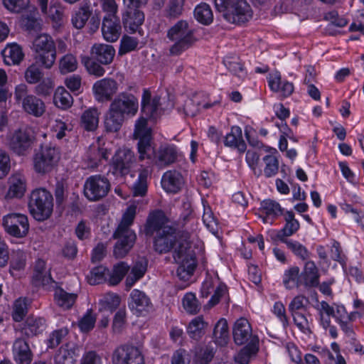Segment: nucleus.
<instances>
[{"label":"nucleus","mask_w":364,"mask_h":364,"mask_svg":"<svg viewBox=\"0 0 364 364\" xmlns=\"http://www.w3.org/2000/svg\"><path fill=\"white\" fill-rule=\"evenodd\" d=\"M136 215V207H128L123 214L122 220L113 234V237L117 241L114 247V255L116 258H122L127 255L134 246L136 235L130 229Z\"/></svg>","instance_id":"obj_1"},{"label":"nucleus","mask_w":364,"mask_h":364,"mask_svg":"<svg viewBox=\"0 0 364 364\" xmlns=\"http://www.w3.org/2000/svg\"><path fill=\"white\" fill-rule=\"evenodd\" d=\"M166 37L173 42L169 54L174 56L180 55L196 41L194 30L184 20H180L172 26L167 31Z\"/></svg>","instance_id":"obj_2"},{"label":"nucleus","mask_w":364,"mask_h":364,"mask_svg":"<svg viewBox=\"0 0 364 364\" xmlns=\"http://www.w3.org/2000/svg\"><path fill=\"white\" fill-rule=\"evenodd\" d=\"M215 6L232 23H243L252 17V11L246 0H215Z\"/></svg>","instance_id":"obj_3"},{"label":"nucleus","mask_w":364,"mask_h":364,"mask_svg":"<svg viewBox=\"0 0 364 364\" xmlns=\"http://www.w3.org/2000/svg\"><path fill=\"white\" fill-rule=\"evenodd\" d=\"M28 209L31 215L38 221L48 219L53 213V195L46 188L33 190L29 196Z\"/></svg>","instance_id":"obj_4"},{"label":"nucleus","mask_w":364,"mask_h":364,"mask_svg":"<svg viewBox=\"0 0 364 364\" xmlns=\"http://www.w3.org/2000/svg\"><path fill=\"white\" fill-rule=\"evenodd\" d=\"M173 252V258L179 264L177 275L181 279L186 280L193 275L196 267V258L191 250L189 240H179Z\"/></svg>","instance_id":"obj_5"},{"label":"nucleus","mask_w":364,"mask_h":364,"mask_svg":"<svg viewBox=\"0 0 364 364\" xmlns=\"http://www.w3.org/2000/svg\"><path fill=\"white\" fill-rule=\"evenodd\" d=\"M189 239L190 233L188 230H179L169 225L164 226L154 237L153 248L160 255L166 254L174 248L179 240Z\"/></svg>","instance_id":"obj_6"},{"label":"nucleus","mask_w":364,"mask_h":364,"mask_svg":"<svg viewBox=\"0 0 364 364\" xmlns=\"http://www.w3.org/2000/svg\"><path fill=\"white\" fill-rule=\"evenodd\" d=\"M134 138L138 139L139 159H151L155 155L151 141V130L147 127V119L140 117L135 124Z\"/></svg>","instance_id":"obj_7"},{"label":"nucleus","mask_w":364,"mask_h":364,"mask_svg":"<svg viewBox=\"0 0 364 364\" xmlns=\"http://www.w3.org/2000/svg\"><path fill=\"white\" fill-rule=\"evenodd\" d=\"M110 188L111 184L107 178L97 174L87 178L83 186V193L88 200L96 202L106 197Z\"/></svg>","instance_id":"obj_8"},{"label":"nucleus","mask_w":364,"mask_h":364,"mask_svg":"<svg viewBox=\"0 0 364 364\" xmlns=\"http://www.w3.org/2000/svg\"><path fill=\"white\" fill-rule=\"evenodd\" d=\"M33 47L38 53L39 62L46 68H50L56 58L55 43L52 38L47 34L38 35L33 41Z\"/></svg>","instance_id":"obj_9"},{"label":"nucleus","mask_w":364,"mask_h":364,"mask_svg":"<svg viewBox=\"0 0 364 364\" xmlns=\"http://www.w3.org/2000/svg\"><path fill=\"white\" fill-rule=\"evenodd\" d=\"M112 364H144V356L139 348L132 345H121L112 355Z\"/></svg>","instance_id":"obj_10"},{"label":"nucleus","mask_w":364,"mask_h":364,"mask_svg":"<svg viewBox=\"0 0 364 364\" xmlns=\"http://www.w3.org/2000/svg\"><path fill=\"white\" fill-rule=\"evenodd\" d=\"M3 225L7 233L18 238L25 237L29 229L27 216L19 213H11L4 216Z\"/></svg>","instance_id":"obj_11"},{"label":"nucleus","mask_w":364,"mask_h":364,"mask_svg":"<svg viewBox=\"0 0 364 364\" xmlns=\"http://www.w3.org/2000/svg\"><path fill=\"white\" fill-rule=\"evenodd\" d=\"M138 100L132 94L121 93L111 103L110 107L124 117L134 115L138 110Z\"/></svg>","instance_id":"obj_12"},{"label":"nucleus","mask_w":364,"mask_h":364,"mask_svg":"<svg viewBox=\"0 0 364 364\" xmlns=\"http://www.w3.org/2000/svg\"><path fill=\"white\" fill-rule=\"evenodd\" d=\"M33 138V131L31 128H20L13 134L10 147L18 156H23L31 147Z\"/></svg>","instance_id":"obj_13"},{"label":"nucleus","mask_w":364,"mask_h":364,"mask_svg":"<svg viewBox=\"0 0 364 364\" xmlns=\"http://www.w3.org/2000/svg\"><path fill=\"white\" fill-rule=\"evenodd\" d=\"M232 335L234 342L241 346L245 343H252V340L257 341L258 338L252 336V331L249 321L245 318L237 319L233 326Z\"/></svg>","instance_id":"obj_14"},{"label":"nucleus","mask_w":364,"mask_h":364,"mask_svg":"<svg viewBox=\"0 0 364 364\" xmlns=\"http://www.w3.org/2000/svg\"><path fill=\"white\" fill-rule=\"evenodd\" d=\"M118 89L117 82L112 78H103L97 80L93 85V92L99 102L109 101Z\"/></svg>","instance_id":"obj_15"},{"label":"nucleus","mask_w":364,"mask_h":364,"mask_svg":"<svg viewBox=\"0 0 364 364\" xmlns=\"http://www.w3.org/2000/svg\"><path fill=\"white\" fill-rule=\"evenodd\" d=\"M151 303L149 297L144 292L138 289H133L129 295L128 306L134 314L141 316L144 312H147Z\"/></svg>","instance_id":"obj_16"},{"label":"nucleus","mask_w":364,"mask_h":364,"mask_svg":"<svg viewBox=\"0 0 364 364\" xmlns=\"http://www.w3.org/2000/svg\"><path fill=\"white\" fill-rule=\"evenodd\" d=\"M161 98L159 96L151 97V93L144 90L141 99L142 112L150 119H156L161 114Z\"/></svg>","instance_id":"obj_17"},{"label":"nucleus","mask_w":364,"mask_h":364,"mask_svg":"<svg viewBox=\"0 0 364 364\" xmlns=\"http://www.w3.org/2000/svg\"><path fill=\"white\" fill-rule=\"evenodd\" d=\"M284 217L285 221L284 226L272 237V239L278 240L282 242L289 240L287 237L295 234L300 228V224L295 219L294 213L292 211H287L284 213Z\"/></svg>","instance_id":"obj_18"},{"label":"nucleus","mask_w":364,"mask_h":364,"mask_svg":"<svg viewBox=\"0 0 364 364\" xmlns=\"http://www.w3.org/2000/svg\"><path fill=\"white\" fill-rule=\"evenodd\" d=\"M144 21L143 12L137 9H128L122 17L124 28L129 33H140L141 26Z\"/></svg>","instance_id":"obj_19"},{"label":"nucleus","mask_w":364,"mask_h":364,"mask_svg":"<svg viewBox=\"0 0 364 364\" xmlns=\"http://www.w3.org/2000/svg\"><path fill=\"white\" fill-rule=\"evenodd\" d=\"M268 84L271 90L279 92L284 97H289L294 92V85L287 80H282L279 72L270 73L267 77Z\"/></svg>","instance_id":"obj_20"},{"label":"nucleus","mask_w":364,"mask_h":364,"mask_svg":"<svg viewBox=\"0 0 364 364\" xmlns=\"http://www.w3.org/2000/svg\"><path fill=\"white\" fill-rule=\"evenodd\" d=\"M46 324L44 318L28 316L23 324L21 332L26 338H32L43 333Z\"/></svg>","instance_id":"obj_21"},{"label":"nucleus","mask_w":364,"mask_h":364,"mask_svg":"<svg viewBox=\"0 0 364 364\" xmlns=\"http://www.w3.org/2000/svg\"><path fill=\"white\" fill-rule=\"evenodd\" d=\"M91 54L101 64L109 65L113 61L115 50L112 46L96 43L91 48Z\"/></svg>","instance_id":"obj_22"},{"label":"nucleus","mask_w":364,"mask_h":364,"mask_svg":"<svg viewBox=\"0 0 364 364\" xmlns=\"http://www.w3.org/2000/svg\"><path fill=\"white\" fill-rule=\"evenodd\" d=\"M183 177L176 171H168L162 176L161 186L167 192L171 193H178L183 186Z\"/></svg>","instance_id":"obj_23"},{"label":"nucleus","mask_w":364,"mask_h":364,"mask_svg":"<svg viewBox=\"0 0 364 364\" xmlns=\"http://www.w3.org/2000/svg\"><path fill=\"white\" fill-rule=\"evenodd\" d=\"M259 211H261L264 215L260 216L262 218V221L264 223H269V218H272V221L269 222L271 224L272 221L276 219L278 216L283 215V208L281 207L279 203L272 199H265L260 203Z\"/></svg>","instance_id":"obj_24"},{"label":"nucleus","mask_w":364,"mask_h":364,"mask_svg":"<svg viewBox=\"0 0 364 364\" xmlns=\"http://www.w3.org/2000/svg\"><path fill=\"white\" fill-rule=\"evenodd\" d=\"M121 25L119 18H103L102 33L104 39L107 42L117 41L121 35Z\"/></svg>","instance_id":"obj_25"},{"label":"nucleus","mask_w":364,"mask_h":364,"mask_svg":"<svg viewBox=\"0 0 364 364\" xmlns=\"http://www.w3.org/2000/svg\"><path fill=\"white\" fill-rule=\"evenodd\" d=\"M50 268L46 267V262L41 259H38L36 262L33 275V280L35 284L47 286L55 283L50 276Z\"/></svg>","instance_id":"obj_26"},{"label":"nucleus","mask_w":364,"mask_h":364,"mask_svg":"<svg viewBox=\"0 0 364 364\" xmlns=\"http://www.w3.org/2000/svg\"><path fill=\"white\" fill-rule=\"evenodd\" d=\"M302 285L306 287H316L319 284V273L314 262L307 261L300 274Z\"/></svg>","instance_id":"obj_27"},{"label":"nucleus","mask_w":364,"mask_h":364,"mask_svg":"<svg viewBox=\"0 0 364 364\" xmlns=\"http://www.w3.org/2000/svg\"><path fill=\"white\" fill-rule=\"evenodd\" d=\"M9 188L6 195V198H20L26 190V180L21 173L14 174L9 178Z\"/></svg>","instance_id":"obj_28"},{"label":"nucleus","mask_w":364,"mask_h":364,"mask_svg":"<svg viewBox=\"0 0 364 364\" xmlns=\"http://www.w3.org/2000/svg\"><path fill=\"white\" fill-rule=\"evenodd\" d=\"M14 352L18 364H30L33 354L28 343L22 338H17L14 343Z\"/></svg>","instance_id":"obj_29"},{"label":"nucleus","mask_w":364,"mask_h":364,"mask_svg":"<svg viewBox=\"0 0 364 364\" xmlns=\"http://www.w3.org/2000/svg\"><path fill=\"white\" fill-rule=\"evenodd\" d=\"M208 323L204 321L203 316H198L193 318L186 327V333L190 338L199 341L205 333Z\"/></svg>","instance_id":"obj_30"},{"label":"nucleus","mask_w":364,"mask_h":364,"mask_svg":"<svg viewBox=\"0 0 364 364\" xmlns=\"http://www.w3.org/2000/svg\"><path fill=\"white\" fill-rule=\"evenodd\" d=\"M1 53L4 63L9 65L19 64L24 56L21 47L16 43L8 44Z\"/></svg>","instance_id":"obj_31"},{"label":"nucleus","mask_w":364,"mask_h":364,"mask_svg":"<svg viewBox=\"0 0 364 364\" xmlns=\"http://www.w3.org/2000/svg\"><path fill=\"white\" fill-rule=\"evenodd\" d=\"M225 144L236 148L241 153L246 151V144L242 139V129L240 127L234 126L231 128L230 132L225 136Z\"/></svg>","instance_id":"obj_32"},{"label":"nucleus","mask_w":364,"mask_h":364,"mask_svg":"<svg viewBox=\"0 0 364 364\" xmlns=\"http://www.w3.org/2000/svg\"><path fill=\"white\" fill-rule=\"evenodd\" d=\"M213 339L217 346H225L230 340L228 325L226 319L220 318L215 325Z\"/></svg>","instance_id":"obj_33"},{"label":"nucleus","mask_w":364,"mask_h":364,"mask_svg":"<svg viewBox=\"0 0 364 364\" xmlns=\"http://www.w3.org/2000/svg\"><path fill=\"white\" fill-rule=\"evenodd\" d=\"M23 107L26 112L35 117H40L45 112L43 102L33 95L26 96L23 100Z\"/></svg>","instance_id":"obj_34"},{"label":"nucleus","mask_w":364,"mask_h":364,"mask_svg":"<svg viewBox=\"0 0 364 364\" xmlns=\"http://www.w3.org/2000/svg\"><path fill=\"white\" fill-rule=\"evenodd\" d=\"M161 212H154L151 213L146 220L144 226V233L146 236L151 237L154 233H157L159 230L163 229L164 220Z\"/></svg>","instance_id":"obj_35"},{"label":"nucleus","mask_w":364,"mask_h":364,"mask_svg":"<svg viewBox=\"0 0 364 364\" xmlns=\"http://www.w3.org/2000/svg\"><path fill=\"white\" fill-rule=\"evenodd\" d=\"M124 117L113 110L111 107L105 117V127L107 132H116L120 129L122 122L124 121Z\"/></svg>","instance_id":"obj_36"},{"label":"nucleus","mask_w":364,"mask_h":364,"mask_svg":"<svg viewBox=\"0 0 364 364\" xmlns=\"http://www.w3.org/2000/svg\"><path fill=\"white\" fill-rule=\"evenodd\" d=\"M257 344L255 340H252V343H248L235 356V361L239 364H249L251 358L255 356L258 351Z\"/></svg>","instance_id":"obj_37"},{"label":"nucleus","mask_w":364,"mask_h":364,"mask_svg":"<svg viewBox=\"0 0 364 364\" xmlns=\"http://www.w3.org/2000/svg\"><path fill=\"white\" fill-rule=\"evenodd\" d=\"M283 283L285 287L289 289L302 285L299 275V268L293 267L286 270L283 277Z\"/></svg>","instance_id":"obj_38"},{"label":"nucleus","mask_w":364,"mask_h":364,"mask_svg":"<svg viewBox=\"0 0 364 364\" xmlns=\"http://www.w3.org/2000/svg\"><path fill=\"white\" fill-rule=\"evenodd\" d=\"M196 20L202 24L209 25L213 21V14L210 6L205 3L198 5L194 10Z\"/></svg>","instance_id":"obj_39"},{"label":"nucleus","mask_w":364,"mask_h":364,"mask_svg":"<svg viewBox=\"0 0 364 364\" xmlns=\"http://www.w3.org/2000/svg\"><path fill=\"white\" fill-rule=\"evenodd\" d=\"M82 127L87 131H94L99 123V114L96 109L86 110L81 117Z\"/></svg>","instance_id":"obj_40"},{"label":"nucleus","mask_w":364,"mask_h":364,"mask_svg":"<svg viewBox=\"0 0 364 364\" xmlns=\"http://www.w3.org/2000/svg\"><path fill=\"white\" fill-rule=\"evenodd\" d=\"M296 326L304 333H311L308 317L311 316L309 309L291 314Z\"/></svg>","instance_id":"obj_41"},{"label":"nucleus","mask_w":364,"mask_h":364,"mask_svg":"<svg viewBox=\"0 0 364 364\" xmlns=\"http://www.w3.org/2000/svg\"><path fill=\"white\" fill-rule=\"evenodd\" d=\"M109 271L104 266H98L93 268L87 276L90 284L96 285L109 279Z\"/></svg>","instance_id":"obj_42"},{"label":"nucleus","mask_w":364,"mask_h":364,"mask_svg":"<svg viewBox=\"0 0 364 364\" xmlns=\"http://www.w3.org/2000/svg\"><path fill=\"white\" fill-rule=\"evenodd\" d=\"M225 66L235 75L239 78H244L246 76V71L240 60L236 57H226L223 60Z\"/></svg>","instance_id":"obj_43"},{"label":"nucleus","mask_w":364,"mask_h":364,"mask_svg":"<svg viewBox=\"0 0 364 364\" xmlns=\"http://www.w3.org/2000/svg\"><path fill=\"white\" fill-rule=\"evenodd\" d=\"M131 161H112L109 164L108 173H112L116 178H122L130 171Z\"/></svg>","instance_id":"obj_44"},{"label":"nucleus","mask_w":364,"mask_h":364,"mask_svg":"<svg viewBox=\"0 0 364 364\" xmlns=\"http://www.w3.org/2000/svg\"><path fill=\"white\" fill-rule=\"evenodd\" d=\"M129 266L124 262H120L114 266L113 271L109 273V283L111 285L118 284L127 274Z\"/></svg>","instance_id":"obj_45"},{"label":"nucleus","mask_w":364,"mask_h":364,"mask_svg":"<svg viewBox=\"0 0 364 364\" xmlns=\"http://www.w3.org/2000/svg\"><path fill=\"white\" fill-rule=\"evenodd\" d=\"M183 306L189 314H197L200 309V304L198 301L195 294L186 293L183 298Z\"/></svg>","instance_id":"obj_46"},{"label":"nucleus","mask_w":364,"mask_h":364,"mask_svg":"<svg viewBox=\"0 0 364 364\" xmlns=\"http://www.w3.org/2000/svg\"><path fill=\"white\" fill-rule=\"evenodd\" d=\"M286 244L289 250H290L293 254L297 257L302 260H306L310 256V252L307 248L301 244L299 242L293 240H289L283 242Z\"/></svg>","instance_id":"obj_47"},{"label":"nucleus","mask_w":364,"mask_h":364,"mask_svg":"<svg viewBox=\"0 0 364 364\" xmlns=\"http://www.w3.org/2000/svg\"><path fill=\"white\" fill-rule=\"evenodd\" d=\"M90 16V11L87 6H84L75 12L72 18L73 26L77 29L84 27Z\"/></svg>","instance_id":"obj_48"},{"label":"nucleus","mask_w":364,"mask_h":364,"mask_svg":"<svg viewBox=\"0 0 364 364\" xmlns=\"http://www.w3.org/2000/svg\"><path fill=\"white\" fill-rule=\"evenodd\" d=\"M4 6L11 13L20 14L30 5V0H2Z\"/></svg>","instance_id":"obj_49"},{"label":"nucleus","mask_w":364,"mask_h":364,"mask_svg":"<svg viewBox=\"0 0 364 364\" xmlns=\"http://www.w3.org/2000/svg\"><path fill=\"white\" fill-rule=\"evenodd\" d=\"M82 63L86 68L87 72L95 77H102L105 74V68L89 57L83 56L81 58Z\"/></svg>","instance_id":"obj_50"},{"label":"nucleus","mask_w":364,"mask_h":364,"mask_svg":"<svg viewBox=\"0 0 364 364\" xmlns=\"http://www.w3.org/2000/svg\"><path fill=\"white\" fill-rule=\"evenodd\" d=\"M203 221L207 228L213 233L216 234L218 231V221L209 205L203 203Z\"/></svg>","instance_id":"obj_51"},{"label":"nucleus","mask_w":364,"mask_h":364,"mask_svg":"<svg viewBox=\"0 0 364 364\" xmlns=\"http://www.w3.org/2000/svg\"><path fill=\"white\" fill-rule=\"evenodd\" d=\"M100 6L105 14L103 18L115 19L117 16L118 6L115 0H100Z\"/></svg>","instance_id":"obj_52"},{"label":"nucleus","mask_w":364,"mask_h":364,"mask_svg":"<svg viewBox=\"0 0 364 364\" xmlns=\"http://www.w3.org/2000/svg\"><path fill=\"white\" fill-rule=\"evenodd\" d=\"M26 265V255L21 251L16 252L10 261L9 272L12 276H16L15 271L24 269Z\"/></svg>","instance_id":"obj_53"},{"label":"nucleus","mask_w":364,"mask_h":364,"mask_svg":"<svg viewBox=\"0 0 364 364\" xmlns=\"http://www.w3.org/2000/svg\"><path fill=\"white\" fill-rule=\"evenodd\" d=\"M53 102L55 105L62 109L68 107V92L63 87H58L54 93Z\"/></svg>","instance_id":"obj_54"},{"label":"nucleus","mask_w":364,"mask_h":364,"mask_svg":"<svg viewBox=\"0 0 364 364\" xmlns=\"http://www.w3.org/2000/svg\"><path fill=\"white\" fill-rule=\"evenodd\" d=\"M309 299L303 295L296 296L289 303L288 310L291 314L309 309Z\"/></svg>","instance_id":"obj_55"},{"label":"nucleus","mask_w":364,"mask_h":364,"mask_svg":"<svg viewBox=\"0 0 364 364\" xmlns=\"http://www.w3.org/2000/svg\"><path fill=\"white\" fill-rule=\"evenodd\" d=\"M120 304L119 296L113 293L106 294L102 299L100 300V304L102 308L112 311L115 310Z\"/></svg>","instance_id":"obj_56"},{"label":"nucleus","mask_w":364,"mask_h":364,"mask_svg":"<svg viewBox=\"0 0 364 364\" xmlns=\"http://www.w3.org/2000/svg\"><path fill=\"white\" fill-rule=\"evenodd\" d=\"M183 157L173 144L161 145L159 148V159H176Z\"/></svg>","instance_id":"obj_57"},{"label":"nucleus","mask_w":364,"mask_h":364,"mask_svg":"<svg viewBox=\"0 0 364 364\" xmlns=\"http://www.w3.org/2000/svg\"><path fill=\"white\" fill-rule=\"evenodd\" d=\"M21 25L26 31H37L41 29V23L36 18L34 13L22 15L21 18Z\"/></svg>","instance_id":"obj_58"},{"label":"nucleus","mask_w":364,"mask_h":364,"mask_svg":"<svg viewBox=\"0 0 364 364\" xmlns=\"http://www.w3.org/2000/svg\"><path fill=\"white\" fill-rule=\"evenodd\" d=\"M96 317L93 315L92 309H88L86 314L78 321V326L81 331L87 333L95 327Z\"/></svg>","instance_id":"obj_59"},{"label":"nucleus","mask_w":364,"mask_h":364,"mask_svg":"<svg viewBox=\"0 0 364 364\" xmlns=\"http://www.w3.org/2000/svg\"><path fill=\"white\" fill-rule=\"evenodd\" d=\"M27 310L28 304L26 302V299H17L14 305V311L12 314L13 319L16 322L22 321L27 313Z\"/></svg>","instance_id":"obj_60"},{"label":"nucleus","mask_w":364,"mask_h":364,"mask_svg":"<svg viewBox=\"0 0 364 364\" xmlns=\"http://www.w3.org/2000/svg\"><path fill=\"white\" fill-rule=\"evenodd\" d=\"M126 325V311L124 309L117 311L113 318L112 331L114 333H121Z\"/></svg>","instance_id":"obj_61"},{"label":"nucleus","mask_w":364,"mask_h":364,"mask_svg":"<svg viewBox=\"0 0 364 364\" xmlns=\"http://www.w3.org/2000/svg\"><path fill=\"white\" fill-rule=\"evenodd\" d=\"M42 77L43 73L36 65H31L25 71V79L30 84L38 82Z\"/></svg>","instance_id":"obj_62"},{"label":"nucleus","mask_w":364,"mask_h":364,"mask_svg":"<svg viewBox=\"0 0 364 364\" xmlns=\"http://www.w3.org/2000/svg\"><path fill=\"white\" fill-rule=\"evenodd\" d=\"M139 44V41L133 37L124 36L121 39L119 53L125 54L135 50Z\"/></svg>","instance_id":"obj_63"},{"label":"nucleus","mask_w":364,"mask_h":364,"mask_svg":"<svg viewBox=\"0 0 364 364\" xmlns=\"http://www.w3.org/2000/svg\"><path fill=\"white\" fill-rule=\"evenodd\" d=\"M191 356L185 349L176 350L171 358V364H190Z\"/></svg>","instance_id":"obj_64"}]
</instances>
